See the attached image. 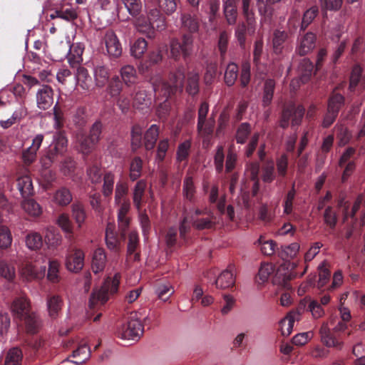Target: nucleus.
<instances>
[{"label":"nucleus","instance_id":"1","mask_svg":"<svg viewBox=\"0 0 365 365\" xmlns=\"http://www.w3.org/2000/svg\"><path fill=\"white\" fill-rule=\"evenodd\" d=\"M184 67L179 68L175 73H171L170 83H165L161 76L155 75L150 78V83L153 86L155 95L165 98L163 103L158 108V115L160 118H165L169 113L170 103L167 102L168 98L173 94L178 88H181L185 79Z\"/></svg>","mask_w":365,"mask_h":365},{"label":"nucleus","instance_id":"2","mask_svg":"<svg viewBox=\"0 0 365 365\" xmlns=\"http://www.w3.org/2000/svg\"><path fill=\"white\" fill-rule=\"evenodd\" d=\"M120 278V273H115L113 277H108L101 288L92 293L89 300V306L92 307L98 303L103 304L106 302L110 295L118 292Z\"/></svg>","mask_w":365,"mask_h":365},{"label":"nucleus","instance_id":"3","mask_svg":"<svg viewBox=\"0 0 365 365\" xmlns=\"http://www.w3.org/2000/svg\"><path fill=\"white\" fill-rule=\"evenodd\" d=\"M102 128V123L99 121H96L91 128L88 137H85L83 135L78 137L79 150L81 152L87 154L91 151L100 140Z\"/></svg>","mask_w":365,"mask_h":365},{"label":"nucleus","instance_id":"4","mask_svg":"<svg viewBox=\"0 0 365 365\" xmlns=\"http://www.w3.org/2000/svg\"><path fill=\"white\" fill-rule=\"evenodd\" d=\"M143 331L141 322L138 319H132L118 329L117 335L123 340L135 341L140 339Z\"/></svg>","mask_w":365,"mask_h":365},{"label":"nucleus","instance_id":"5","mask_svg":"<svg viewBox=\"0 0 365 365\" xmlns=\"http://www.w3.org/2000/svg\"><path fill=\"white\" fill-rule=\"evenodd\" d=\"M193 39L190 35H184L180 43L178 39H172L170 43V58L178 60L181 55L189 56L192 51Z\"/></svg>","mask_w":365,"mask_h":365},{"label":"nucleus","instance_id":"6","mask_svg":"<svg viewBox=\"0 0 365 365\" xmlns=\"http://www.w3.org/2000/svg\"><path fill=\"white\" fill-rule=\"evenodd\" d=\"M304 109L302 106H290L284 110L280 120V126L287 128L289 121H292V125H298L304 115Z\"/></svg>","mask_w":365,"mask_h":365},{"label":"nucleus","instance_id":"7","mask_svg":"<svg viewBox=\"0 0 365 365\" xmlns=\"http://www.w3.org/2000/svg\"><path fill=\"white\" fill-rule=\"evenodd\" d=\"M54 92L51 87L43 85L38 89L36 93L37 108L40 110H47L53 104Z\"/></svg>","mask_w":365,"mask_h":365},{"label":"nucleus","instance_id":"8","mask_svg":"<svg viewBox=\"0 0 365 365\" xmlns=\"http://www.w3.org/2000/svg\"><path fill=\"white\" fill-rule=\"evenodd\" d=\"M85 254L79 249L68 254L66 259V267L72 272L81 271L84 266Z\"/></svg>","mask_w":365,"mask_h":365},{"label":"nucleus","instance_id":"9","mask_svg":"<svg viewBox=\"0 0 365 365\" xmlns=\"http://www.w3.org/2000/svg\"><path fill=\"white\" fill-rule=\"evenodd\" d=\"M316 46V36L312 32H307L298 38L296 52L300 56H304L311 52Z\"/></svg>","mask_w":365,"mask_h":365},{"label":"nucleus","instance_id":"10","mask_svg":"<svg viewBox=\"0 0 365 365\" xmlns=\"http://www.w3.org/2000/svg\"><path fill=\"white\" fill-rule=\"evenodd\" d=\"M108 55L112 58H118L122 54V46L116 34L113 31L106 32L104 38Z\"/></svg>","mask_w":365,"mask_h":365},{"label":"nucleus","instance_id":"11","mask_svg":"<svg viewBox=\"0 0 365 365\" xmlns=\"http://www.w3.org/2000/svg\"><path fill=\"white\" fill-rule=\"evenodd\" d=\"M10 309L15 317L22 319L30 313V303L26 297L21 296L13 300Z\"/></svg>","mask_w":365,"mask_h":365},{"label":"nucleus","instance_id":"12","mask_svg":"<svg viewBox=\"0 0 365 365\" xmlns=\"http://www.w3.org/2000/svg\"><path fill=\"white\" fill-rule=\"evenodd\" d=\"M301 312L299 309L289 312L287 315L279 322L280 331L284 336H289L292 331L295 322L300 319Z\"/></svg>","mask_w":365,"mask_h":365},{"label":"nucleus","instance_id":"13","mask_svg":"<svg viewBox=\"0 0 365 365\" xmlns=\"http://www.w3.org/2000/svg\"><path fill=\"white\" fill-rule=\"evenodd\" d=\"M93 76L95 86L98 88H103L109 81L110 72L109 68L102 63L93 66Z\"/></svg>","mask_w":365,"mask_h":365},{"label":"nucleus","instance_id":"14","mask_svg":"<svg viewBox=\"0 0 365 365\" xmlns=\"http://www.w3.org/2000/svg\"><path fill=\"white\" fill-rule=\"evenodd\" d=\"M43 140L42 134L36 135L32 140V144L23 152L22 159L25 164L30 165L36 160L37 151L41 147Z\"/></svg>","mask_w":365,"mask_h":365},{"label":"nucleus","instance_id":"15","mask_svg":"<svg viewBox=\"0 0 365 365\" xmlns=\"http://www.w3.org/2000/svg\"><path fill=\"white\" fill-rule=\"evenodd\" d=\"M235 282L234 267L229 266L227 269L223 270L217 277L215 284L219 289H225L232 287Z\"/></svg>","mask_w":365,"mask_h":365},{"label":"nucleus","instance_id":"16","mask_svg":"<svg viewBox=\"0 0 365 365\" xmlns=\"http://www.w3.org/2000/svg\"><path fill=\"white\" fill-rule=\"evenodd\" d=\"M105 240L107 247L113 252H118L120 249V240L115 230V225L108 223L106 229Z\"/></svg>","mask_w":365,"mask_h":365},{"label":"nucleus","instance_id":"17","mask_svg":"<svg viewBox=\"0 0 365 365\" xmlns=\"http://www.w3.org/2000/svg\"><path fill=\"white\" fill-rule=\"evenodd\" d=\"M107 263V257L103 248L98 247L94 250L92 254L91 269L95 274L104 270Z\"/></svg>","mask_w":365,"mask_h":365},{"label":"nucleus","instance_id":"18","mask_svg":"<svg viewBox=\"0 0 365 365\" xmlns=\"http://www.w3.org/2000/svg\"><path fill=\"white\" fill-rule=\"evenodd\" d=\"M153 21L144 15L139 16L135 21V26L137 31L148 38H152L155 34Z\"/></svg>","mask_w":365,"mask_h":365},{"label":"nucleus","instance_id":"19","mask_svg":"<svg viewBox=\"0 0 365 365\" xmlns=\"http://www.w3.org/2000/svg\"><path fill=\"white\" fill-rule=\"evenodd\" d=\"M321 340L327 347H334L341 349L343 343L330 334V329L327 322H324L319 329Z\"/></svg>","mask_w":365,"mask_h":365},{"label":"nucleus","instance_id":"20","mask_svg":"<svg viewBox=\"0 0 365 365\" xmlns=\"http://www.w3.org/2000/svg\"><path fill=\"white\" fill-rule=\"evenodd\" d=\"M120 76L123 83L132 86L138 81V73L135 68L131 65H125L120 68Z\"/></svg>","mask_w":365,"mask_h":365},{"label":"nucleus","instance_id":"21","mask_svg":"<svg viewBox=\"0 0 365 365\" xmlns=\"http://www.w3.org/2000/svg\"><path fill=\"white\" fill-rule=\"evenodd\" d=\"M45 272V267L43 269L39 268L31 262L26 263L21 268L20 273L23 278L27 281H30L41 277Z\"/></svg>","mask_w":365,"mask_h":365},{"label":"nucleus","instance_id":"22","mask_svg":"<svg viewBox=\"0 0 365 365\" xmlns=\"http://www.w3.org/2000/svg\"><path fill=\"white\" fill-rule=\"evenodd\" d=\"M84 46L81 43H73L67 54L68 62L71 66H76L83 61Z\"/></svg>","mask_w":365,"mask_h":365},{"label":"nucleus","instance_id":"23","mask_svg":"<svg viewBox=\"0 0 365 365\" xmlns=\"http://www.w3.org/2000/svg\"><path fill=\"white\" fill-rule=\"evenodd\" d=\"M209 110L208 104L202 103L198 110L197 129L203 135L210 134L212 132V125L211 124L205 125L206 116Z\"/></svg>","mask_w":365,"mask_h":365},{"label":"nucleus","instance_id":"24","mask_svg":"<svg viewBox=\"0 0 365 365\" xmlns=\"http://www.w3.org/2000/svg\"><path fill=\"white\" fill-rule=\"evenodd\" d=\"M76 86H79L83 91H88L91 86L92 79L88 71L83 67L79 66L75 74Z\"/></svg>","mask_w":365,"mask_h":365},{"label":"nucleus","instance_id":"25","mask_svg":"<svg viewBox=\"0 0 365 365\" xmlns=\"http://www.w3.org/2000/svg\"><path fill=\"white\" fill-rule=\"evenodd\" d=\"M63 301L58 295H51L46 299V306L48 315L52 319H56L61 309Z\"/></svg>","mask_w":365,"mask_h":365},{"label":"nucleus","instance_id":"26","mask_svg":"<svg viewBox=\"0 0 365 365\" xmlns=\"http://www.w3.org/2000/svg\"><path fill=\"white\" fill-rule=\"evenodd\" d=\"M24 211L30 217H38L41 215L43 209L34 199H26L21 202Z\"/></svg>","mask_w":365,"mask_h":365},{"label":"nucleus","instance_id":"27","mask_svg":"<svg viewBox=\"0 0 365 365\" xmlns=\"http://www.w3.org/2000/svg\"><path fill=\"white\" fill-rule=\"evenodd\" d=\"M159 135V127L153 124L146 130L144 135V146L146 150H152Z\"/></svg>","mask_w":365,"mask_h":365},{"label":"nucleus","instance_id":"28","mask_svg":"<svg viewBox=\"0 0 365 365\" xmlns=\"http://www.w3.org/2000/svg\"><path fill=\"white\" fill-rule=\"evenodd\" d=\"M139 245V236L136 231L132 230L128 234V242L127 247V253L129 257L133 255V259L139 260L140 255L136 252Z\"/></svg>","mask_w":365,"mask_h":365},{"label":"nucleus","instance_id":"29","mask_svg":"<svg viewBox=\"0 0 365 365\" xmlns=\"http://www.w3.org/2000/svg\"><path fill=\"white\" fill-rule=\"evenodd\" d=\"M223 11L227 22L234 25L237 21V11L234 0H226L224 3Z\"/></svg>","mask_w":365,"mask_h":365},{"label":"nucleus","instance_id":"30","mask_svg":"<svg viewBox=\"0 0 365 365\" xmlns=\"http://www.w3.org/2000/svg\"><path fill=\"white\" fill-rule=\"evenodd\" d=\"M71 213L77 227L78 228L82 227L87 217V214L83 205L78 202L73 203L71 206Z\"/></svg>","mask_w":365,"mask_h":365},{"label":"nucleus","instance_id":"31","mask_svg":"<svg viewBox=\"0 0 365 365\" xmlns=\"http://www.w3.org/2000/svg\"><path fill=\"white\" fill-rule=\"evenodd\" d=\"M314 66L308 58L302 59L298 66V73L302 83L307 82L313 71Z\"/></svg>","mask_w":365,"mask_h":365},{"label":"nucleus","instance_id":"32","mask_svg":"<svg viewBox=\"0 0 365 365\" xmlns=\"http://www.w3.org/2000/svg\"><path fill=\"white\" fill-rule=\"evenodd\" d=\"M17 187L23 197L32 194L33 184L30 176L25 175L17 179Z\"/></svg>","mask_w":365,"mask_h":365},{"label":"nucleus","instance_id":"33","mask_svg":"<svg viewBox=\"0 0 365 365\" xmlns=\"http://www.w3.org/2000/svg\"><path fill=\"white\" fill-rule=\"evenodd\" d=\"M150 103V98L148 96L146 91L140 88H138L133 98V106L138 109H143L148 108Z\"/></svg>","mask_w":365,"mask_h":365},{"label":"nucleus","instance_id":"34","mask_svg":"<svg viewBox=\"0 0 365 365\" xmlns=\"http://www.w3.org/2000/svg\"><path fill=\"white\" fill-rule=\"evenodd\" d=\"M25 243L31 250H39L43 245L42 236L37 232H31L26 235Z\"/></svg>","mask_w":365,"mask_h":365},{"label":"nucleus","instance_id":"35","mask_svg":"<svg viewBox=\"0 0 365 365\" xmlns=\"http://www.w3.org/2000/svg\"><path fill=\"white\" fill-rule=\"evenodd\" d=\"M72 200L70 190L65 187L58 190L53 195V201L58 205L66 206Z\"/></svg>","mask_w":365,"mask_h":365},{"label":"nucleus","instance_id":"36","mask_svg":"<svg viewBox=\"0 0 365 365\" xmlns=\"http://www.w3.org/2000/svg\"><path fill=\"white\" fill-rule=\"evenodd\" d=\"M299 250L300 245L298 242H292L282 246L279 255L283 259H293L297 255Z\"/></svg>","mask_w":365,"mask_h":365},{"label":"nucleus","instance_id":"37","mask_svg":"<svg viewBox=\"0 0 365 365\" xmlns=\"http://www.w3.org/2000/svg\"><path fill=\"white\" fill-rule=\"evenodd\" d=\"M53 145L56 155L64 153L68 145V140L65 135L62 133H56L53 137Z\"/></svg>","mask_w":365,"mask_h":365},{"label":"nucleus","instance_id":"38","mask_svg":"<svg viewBox=\"0 0 365 365\" xmlns=\"http://www.w3.org/2000/svg\"><path fill=\"white\" fill-rule=\"evenodd\" d=\"M147 47V41L143 38H139L131 44L130 54L135 58H140L146 51Z\"/></svg>","mask_w":365,"mask_h":365},{"label":"nucleus","instance_id":"39","mask_svg":"<svg viewBox=\"0 0 365 365\" xmlns=\"http://www.w3.org/2000/svg\"><path fill=\"white\" fill-rule=\"evenodd\" d=\"M215 224V217L212 213L206 215L205 217H193V226L198 230L209 229Z\"/></svg>","mask_w":365,"mask_h":365},{"label":"nucleus","instance_id":"40","mask_svg":"<svg viewBox=\"0 0 365 365\" xmlns=\"http://www.w3.org/2000/svg\"><path fill=\"white\" fill-rule=\"evenodd\" d=\"M130 204L128 200H123L118 210V220L119 226L123 229L127 227L129 225V220L126 217L130 210Z\"/></svg>","mask_w":365,"mask_h":365},{"label":"nucleus","instance_id":"41","mask_svg":"<svg viewBox=\"0 0 365 365\" xmlns=\"http://www.w3.org/2000/svg\"><path fill=\"white\" fill-rule=\"evenodd\" d=\"M275 83L272 79H267L264 82L263 93H262V105L264 106H269L272 100Z\"/></svg>","mask_w":365,"mask_h":365},{"label":"nucleus","instance_id":"42","mask_svg":"<svg viewBox=\"0 0 365 365\" xmlns=\"http://www.w3.org/2000/svg\"><path fill=\"white\" fill-rule=\"evenodd\" d=\"M22 357L21 349L17 347L12 348L6 354L4 365H20Z\"/></svg>","mask_w":365,"mask_h":365},{"label":"nucleus","instance_id":"43","mask_svg":"<svg viewBox=\"0 0 365 365\" xmlns=\"http://www.w3.org/2000/svg\"><path fill=\"white\" fill-rule=\"evenodd\" d=\"M123 90V84L120 81L118 76L112 78L111 81L108 84L106 92L110 97L119 96Z\"/></svg>","mask_w":365,"mask_h":365},{"label":"nucleus","instance_id":"44","mask_svg":"<svg viewBox=\"0 0 365 365\" xmlns=\"http://www.w3.org/2000/svg\"><path fill=\"white\" fill-rule=\"evenodd\" d=\"M72 356L74 358H79L78 360L74 362L76 365L83 364L91 356L90 348L86 344H83L73 351Z\"/></svg>","mask_w":365,"mask_h":365},{"label":"nucleus","instance_id":"45","mask_svg":"<svg viewBox=\"0 0 365 365\" xmlns=\"http://www.w3.org/2000/svg\"><path fill=\"white\" fill-rule=\"evenodd\" d=\"M22 319L25 321L26 329L30 333H35L41 326L38 317L33 312H30Z\"/></svg>","mask_w":365,"mask_h":365},{"label":"nucleus","instance_id":"46","mask_svg":"<svg viewBox=\"0 0 365 365\" xmlns=\"http://www.w3.org/2000/svg\"><path fill=\"white\" fill-rule=\"evenodd\" d=\"M16 276L14 267L5 260H0V277L11 281Z\"/></svg>","mask_w":365,"mask_h":365},{"label":"nucleus","instance_id":"47","mask_svg":"<svg viewBox=\"0 0 365 365\" xmlns=\"http://www.w3.org/2000/svg\"><path fill=\"white\" fill-rule=\"evenodd\" d=\"M146 187V182L144 180L138 181L133 190V202L138 210H140L141 200Z\"/></svg>","mask_w":365,"mask_h":365},{"label":"nucleus","instance_id":"48","mask_svg":"<svg viewBox=\"0 0 365 365\" xmlns=\"http://www.w3.org/2000/svg\"><path fill=\"white\" fill-rule=\"evenodd\" d=\"M12 240V235L9 227L0 225V249L5 250L9 247Z\"/></svg>","mask_w":365,"mask_h":365},{"label":"nucleus","instance_id":"49","mask_svg":"<svg viewBox=\"0 0 365 365\" xmlns=\"http://www.w3.org/2000/svg\"><path fill=\"white\" fill-rule=\"evenodd\" d=\"M238 68L234 63L227 65L225 73V81L227 86H232L237 78Z\"/></svg>","mask_w":365,"mask_h":365},{"label":"nucleus","instance_id":"50","mask_svg":"<svg viewBox=\"0 0 365 365\" xmlns=\"http://www.w3.org/2000/svg\"><path fill=\"white\" fill-rule=\"evenodd\" d=\"M274 266L269 263L262 264L259 269L257 279L259 283H264L267 282L271 275L274 272Z\"/></svg>","mask_w":365,"mask_h":365},{"label":"nucleus","instance_id":"51","mask_svg":"<svg viewBox=\"0 0 365 365\" xmlns=\"http://www.w3.org/2000/svg\"><path fill=\"white\" fill-rule=\"evenodd\" d=\"M56 223L65 233L69 235L73 233V226L68 215H60L56 220Z\"/></svg>","mask_w":365,"mask_h":365},{"label":"nucleus","instance_id":"52","mask_svg":"<svg viewBox=\"0 0 365 365\" xmlns=\"http://www.w3.org/2000/svg\"><path fill=\"white\" fill-rule=\"evenodd\" d=\"M142 133L143 128L135 125L133 127L131 130V145L134 150L139 148L142 145Z\"/></svg>","mask_w":365,"mask_h":365},{"label":"nucleus","instance_id":"53","mask_svg":"<svg viewBox=\"0 0 365 365\" xmlns=\"http://www.w3.org/2000/svg\"><path fill=\"white\" fill-rule=\"evenodd\" d=\"M289 278L290 274L287 269L286 264H282L277 268L273 282L274 284H284Z\"/></svg>","mask_w":365,"mask_h":365},{"label":"nucleus","instance_id":"54","mask_svg":"<svg viewBox=\"0 0 365 365\" xmlns=\"http://www.w3.org/2000/svg\"><path fill=\"white\" fill-rule=\"evenodd\" d=\"M155 292L160 299L166 302L174 293V289L170 284H160L157 287Z\"/></svg>","mask_w":365,"mask_h":365},{"label":"nucleus","instance_id":"55","mask_svg":"<svg viewBox=\"0 0 365 365\" xmlns=\"http://www.w3.org/2000/svg\"><path fill=\"white\" fill-rule=\"evenodd\" d=\"M143 161L137 157L135 158L130 165V178L132 180H137L141 174Z\"/></svg>","mask_w":365,"mask_h":365},{"label":"nucleus","instance_id":"56","mask_svg":"<svg viewBox=\"0 0 365 365\" xmlns=\"http://www.w3.org/2000/svg\"><path fill=\"white\" fill-rule=\"evenodd\" d=\"M26 110L21 108L19 110H15L11 117L6 120H1L0 125L3 128H8L14 125L17 120H19L24 115H26Z\"/></svg>","mask_w":365,"mask_h":365},{"label":"nucleus","instance_id":"57","mask_svg":"<svg viewBox=\"0 0 365 365\" xmlns=\"http://www.w3.org/2000/svg\"><path fill=\"white\" fill-rule=\"evenodd\" d=\"M182 24L184 28L190 32H195L198 29V24L195 19L190 14H182L181 16Z\"/></svg>","mask_w":365,"mask_h":365},{"label":"nucleus","instance_id":"58","mask_svg":"<svg viewBox=\"0 0 365 365\" xmlns=\"http://www.w3.org/2000/svg\"><path fill=\"white\" fill-rule=\"evenodd\" d=\"M59 267L60 264L57 261H51L49 262L47 277L48 279L53 282H58L59 280Z\"/></svg>","mask_w":365,"mask_h":365},{"label":"nucleus","instance_id":"59","mask_svg":"<svg viewBox=\"0 0 365 365\" xmlns=\"http://www.w3.org/2000/svg\"><path fill=\"white\" fill-rule=\"evenodd\" d=\"M319 270V278L317 282V287L319 289L322 288L329 281L330 277V272L326 267V262H323L318 267Z\"/></svg>","mask_w":365,"mask_h":365},{"label":"nucleus","instance_id":"60","mask_svg":"<svg viewBox=\"0 0 365 365\" xmlns=\"http://www.w3.org/2000/svg\"><path fill=\"white\" fill-rule=\"evenodd\" d=\"M262 180L264 182H271L275 178L274 163L272 161L267 163L262 168Z\"/></svg>","mask_w":365,"mask_h":365},{"label":"nucleus","instance_id":"61","mask_svg":"<svg viewBox=\"0 0 365 365\" xmlns=\"http://www.w3.org/2000/svg\"><path fill=\"white\" fill-rule=\"evenodd\" d=\"M114 185V175L107 173L103 178V192L104 195L108 196L112 194Z\"/></svg>","mask_w":365,"mask_h":365},{"label":"nucleus","instance_id":"62","mask_svg":"<svg viewBox=\"0 0 365 365\" xmlns=\"http://www.w3.org/2000/svg\"><path fill=\"white\" fill-rule=\"evenodd\" d=\"M243 11V16L245 19L246 24H247V33L250 35H253L255 31V18L254 13L252 10L247 9V10H242Z\"/></svg>","mask_w":365,"mask_h":365},{"label":"nucleus","instance_id":"63","mask_svg":"<svg viewBox=\"0 0 365 365\" xmlns=\"http://www.w3.org/2000/svg\"><path fill=\"white\" fill-rule=\"evenodd\" d=\"M122 1L130 15L136 16L139 14L142 7L140 0H122Z\"/></svg>","mask_w":365,"mask_h":365},{"label":"nucleus","instance_id":"64","mask_svg":"<svg viewBox=\"0 0 365 365\" xmlns=\"http://www.w3.org/2000/svg\"><path fill=\"white\" fill-rule=\"evenodd\" d=\"M198 80L199 76L196 72L189 73L187 91L190 95H195L198 92Z\"/></svg>","mask_w":365,"mask_h":365}]
</instances>
